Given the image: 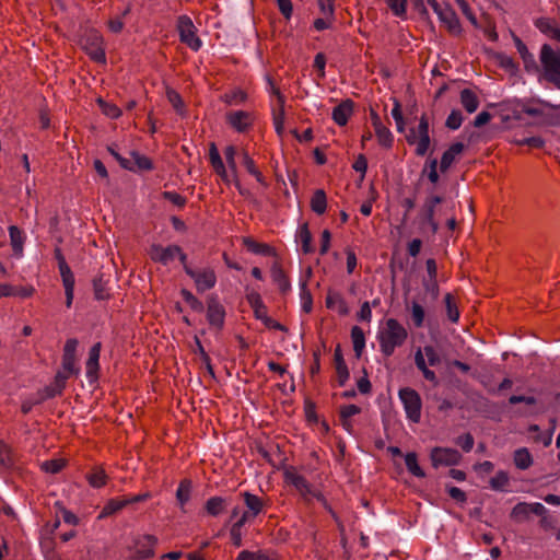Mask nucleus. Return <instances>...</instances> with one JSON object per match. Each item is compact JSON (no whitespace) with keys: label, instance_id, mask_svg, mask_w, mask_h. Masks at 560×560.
<instances>
[{"label":"nucleus","instance_id":"e2e57ef3","mask_svg":"<svg viewBox=\"0 0 560 560\" xmlns=\"http://www.w3.org/2000/svg\"><path fill=\"white\" fill-rule=\"evenodd\" d=\"M361 409L357 405H346L340 409V418H352L360 413Z\"/></svg>","mask_w":560,"mask_h":560},{"label":"nucleus","instance_id":"39448f33","mask_svg":"<svg viewBox=\"0 0 560 560\" xmlns=\"http://www.w3.org/2000/svg\"><path fill=\"white\" fill-rule=\"evenodd\" d=\"M158 538L153 535H136L127 546L129 557L135 560H144L154 555Z\"/></svg>","mask_w":560,"mask_h":560},{"label":"nucleus","instance_id":"774afa93","mask_svg":"<svg viewBox=\"0 0 560 560\" xmlns=\"http://www.w3.org/2000/svg\"><path fill=\"white\" fill-rule=\"evenodd\" d=\"M358 318L360 320H364V322H370L371 320V318H372V311H371L369 302H364L361 305V308H360V311L358 313Z\"/></svg>","mask_w":560,"mask_h":560},{"label":"nucleus","instance_id":"052dcab7","mask_svg":"<svg viewBox=\"0 0 560 560\" xmlns=\"http://www.w3.org/2000/svg\"><path fill=\"white\" fill-rule=\"evenodd\" d=\"M331 23V16H325L322 14L320 18L316 19L313 23L314 31L322 32L329 27Z\"/></svg>","mask_w":560,"mask_h":560},{"label":"nucleus","instance_id":"4be33fe9","mask_svg":"<svg viewBox=\"0 0 560 560\" xmlns=\"http://www.w3.org/2000/svg\"><path fill=\"white\" fill-rule=\"evenodd\" d=\"M326 306L340 315H347L349 307L342 295L338 292L329 291L326 296Z\"/></svg>","mask_w":560,"mask_h":560},{"label":"nucleus","instance_id":"f704fd0d","mask_svg":"<svg viewBox=\"0 0 560 560\" xmlns=\"http://www.w3.org/2000/svg\"><path fill=\"white\" fill-rule=\"evenodd\" d=\"M351 340L357 357H360L365 348L364 331L360 327L353 326L351 329Z\"/></svg>","mask_w":560,"mask_h":560},{"label":"nucleus","instance_id":"cd10ccee","mask_svg":"<svg viewBox=\"0 0 560 560\" xmlns=\"http://www.w3.org/2000/svg\"><path fill=\"white\" fill-rule=\"evenodd\" d=\"M243 497L245 505L247 508L246 512H249V515L252 517L257 516L264 509L262 500L259 497L252 494L249 492H244Z\"/></svg>","mask_w":560,"mask_h":560},{"label":"nucleus","instance_id":"c03bdc74","mask_svg":"<svg viewBox=\"0 0 560 560\" xmlns=\"http://www.w3.org/2000/svg\"><path fill=\"white\" fill-rule=\"evenodd\" d=\"M301 308L305 313H310L313 308V299L306 283L302 282L300 287Z\"/></svg>","mask_w":560,"mask_h":560},{"label":"nucleus","instance_id":"f03ea898","mask_svg":"<svg viewBox=\"0 0 560 560\" xmlns=\"http://www.w3.org/2000/svg\"><path fill=\"white\" fill-rule=\"evenodd\" d=\"M407 336L406 328L397 319H386L377 331V340L382 353L386 357L392 355L396 348L405 343Z\"/></svg>","mask_w":560,"mask_h":560},{"label":"nucleus","instance_id":"412c9836","mask_svg":"<svg viewBox=\"0 0 560 560\" xmlns=\"http://www.w3.org/2000/svg\"><path fill=\"white\" fill-rule=\"evenodd\" d=\"M441 202V198L438 196L429 197L422 209L423 221L431 228V231L435 233L439 230V223L434 219V209Z\"/></svg>","mask_w":560,"mask_h":560},{"label":"nucleus","instance_id":"2f4dec72","mask_svg":"<svg viewBox=\"0 0 560 560\" xmlns=\"http://www.w3.org/2000/svg\"><path fill=\"white\" fill-rule=\"evenodd\" d=\"M514 464L518 469L525 470L533 464V457L526 447H521L514 452Z\"/></svg>","mask_w":560,"mask_h":560},{"label":"nucleus","instance_id":"49530a36","mask_svg":"<svg viewBox=\"0 0 560 560\" xmlns=\"http://www.w3.org/2000/svg\"><path fill=\"white\" fill-rule=\"evenodd\" d=\"M107 476L103 469H95L88 475V481L93 488H101L106 483Z\"/></svg>","mask_w":560,"mask_h":560},{"label":"nucleus","instance_id":"79ce46f5","mask_svg":"<svg viewBox=\"0 0 560 560\" xmlns=\"http://www.w3.org/2000/svg\"><path fill=\"white\" fill-rule=\"evenodd\" d=\"M509 475L505 471L500 470L490 479V487L497 491H504L509 486Z\"/></svg>","mask_w":560,"mask_h":560},{"label":"nucleus","instance_id":"7c9ffc66","mask_svg":"<svg viewBox=\"0 0 560 560\" xmlns=\"http://www.w3.org/2000/svg\"><path fill=\"white\" fill-rule=\"evenodd\" d=\"M271 277L273 282L278 285V288L282 292H287L291 288L290 280L288 279L287 275L284 273L283 269L275 264L271 268Z\"/></svg>","mask_w":560,"mask_h":560},{"label":"nucleus","instance_id":"58836bf2","mask_svg":"<svg viewBox=\"0 0 560 560\" xmlns=\"http://www.w3.org/2000/svg\"><path fill=\"white\" fill-rule=\"evenodd\" d=\"M225 500L221 497H212L206 502V511L211 516H218L225 509Z\"/></svg>","mask_w":560,"mask_h":560},{"label":"nucleus","instance_id":"5701e85b","mask_svg":"<svg viewBox=\"0 0 560 560\" xmlns=\"http://www.w3.org/2000/svg\"><path fill=\"white\" fill-rule=\"evenodd\" d=\"M353 106L350 101H345L332 110V119L339 126H345L352 115Z\"/></svg>","mask_w":560,"mask_h":560},{"label":"nucleus","instance_id":"3c124183","mask_svg":"<svg viewBox=\"0 0 560 560\" xmlns=\"http://www.w3.org/2000/svg\"><path fill=\"white\" fill-rule=\"evenodd\" d=\"M386 3L394 15L405 16L407 0H386Z\"/></svg>","mask_w":560,"mask_h":560},{"label":"nucleus","instance_id":"f3484780","mask_svg":"<svg viewBox=\"0 0 560 560\" xmlns=\"http://www.w3.org/2000/svg\"><path fill=\"white\" fill-rule=\"evenodd\" d=\"M431 462L434 467L456 465L460 459V454L454 448L434 447L431 451Z\"/></svg>","mask_w":560,"mask_h":560},{"label":"nucleus","instance_id":"6ab92c4d","mask_svg":"<svg viewBox=\"0 0 560 560\" xmlns=\"http://www.w3.org/2000/svg\"><path fill=\"white\" fill-rule=\"evenodd\" d=\"M226 120L236 131L244 132L250 127L253 122V116L248 112L236 110L230 112L226 115Z\"/></svg>","mask_w":560,"mask_h":560},{"label":"nucleus","instance_id":"f8f14e48","mask_svg":"<svg viewBox=\"0 0 560 560\" xmlns=\"http://www.w3.org/2000/svg\"><path fill=\"white\" fill-rule=\"evenodd\" d=\"M555 107L549 103L538 102L528 103L523 105V113L539 118V121L545 125H557L559 120L552 115Z\"/></svg>","mask_w":560,"mask_h":560},{"label":"nucleus","instance_id":"6e6d98bb","mask_svg":"<svg viewBox=\"0 0 560 560\" xmlns=\"http://www.w3.org/2000/svg\"><path fill=\"white\" fill-rule=\"evenodd\" d=\"M78 347V341L75 339H69L65 345V354H63V368L68 366V360L74 359V353Z\"/></svg>","mask_w":560,"mask_h":560},{"label":"nucleus","instance_id":"c9c22d12","mask_svg":"<svg viewBox=\"0 0 560 560\" xmlns=\"http://www.w3.org/2000/svg\"><path fill=\"white\" fill-rule=\"evenodd\" d=\"M127 506L125 499H110L101 511L98 518H105Z\"/></svg>","mask_w":560,"mask_h":560},{"label":"nucleus","instance_id":"473e14b6","mask_svg":"<svg viewBox=\"0 0 560 560\" xmlns=\"http://www.w3.org/2000/svg\"><path fill=\"white\" fill-rule=\"evenodd\" d=\"M243 244L249 252L257 255L269 256L273 254V249L268 244L258 243L250 237H245Z\"/></svg>","mask_w":560,"mask_h":560},{"label":"nucleus","instance_id":"423d86ee","mask_svg":"<svg viewBox=\"0 0 560 560\" xmlns=\"http://www.w3.org/2000/svg\"><path fill=\"white\" fill-rule=\"evenodd\" d=\"M285 482L293 486L304 500L310 501L312 499H316L327 508V502L324 499L323 494L313 488L307 480L300 474H298L294 469H287L284 471Z\"/></svg>","mask_w":560,"mask_h":560},{"label":"nucleus","instance_id":"4468645a","mask_svg":"<svg viewBox=\"0 0 560 560\" xmlns=\"http://www.w3.org/2000/svg\"><path fill=\"white\" fill-rule=\"evenodd\" d=\"M110 153L119 161L120 165L129 171H144L151 168V162L148 158L139 154L138 152L131 151L129 155L124 158L120 156L113 149H109Z\"/></svg>","mask_w":560,"mask_h":560},{"label":"nucleus","instance_id":"09e8293b","mask_svg":"<svg viewBox=\"0 0 560 560\" xmlns=\"http://www.w3.org/2000/svg\"><path fill=\"white\" fill-rule=\"evenodd\" d=\"M512 517L517 521L526 520L530 515L529 503L521 502L517 503L511 513Z\"/></svg>","mask_w":560,"mask_h":560},{"label":"nucleus","instance_id":"603ef678","mask_svg":"<svg viewBox=\"0 0 560 560\" xmlns=\"http://www.w3.org/2000/svg\"><path fill=\"white\" fill-rule=\"evenodd\" d=\"M445 304L448 319L453 323H456L459 318V312L453 301V296L450 293L445 295Z\"/></svg>","mask_w":560,"mask_h":560},{"label":"nucleus","instance_id":"a211bd4d","mask_svg":"<svg viewBox=\"0 0 560 560\" xmlns=\"http://www.w3.org/2000/svg\"><path fill=\"white\" fill-rule=\"evenodd\" d=\"M207 319L210 326L222 328L225 319V308L217 296L211 295L207 301Z\"/></svg>","mask_w":560,"mask_h":560},{"label":"nucleus","instance_id":"9b49d317","mask_svg":"<svg viewBox=\"0 0 560 560\" xmlns=\"http://www.w3.org/2000/svg\"><path fill=\"white\" fill-rule=\"evenodd\" d=\"M267 90L277 98V105L272 108V118L276 132L282 136L284 132V97L280 91L276 88L270 77H266Z\"/></svg>","mask_w":560,"mask_h":560},{"label":"nucleus","instance_id":"0e129e2a","mask_svg":"<svg viewBox=\"0 0 560 560\" xmlns=\"http://www.w3.org/2000/svg\"><path fill=\"white\" fill-rule=\"evenodd\" d=\"M278 8L284 18L289 19L292 14L291 0H277Z\"/></svg>","mask_w":560,"mask_h":560},{"label":"nucleus","instance_id":"5fc2aeb1","mask_svg":"<svg viewBox=\"0 0 560 560\" xmlns=\"http://www.w3.org/2000/svg\"><path fill=\"white\" fill-rule=\"evenodd\" d=\"M180 294L185 302H187L192 310L198 312L203 310L202 303L190 291L184 289L182 290Z\"/></svg>","mask_w":560,"mask_h":560},{"label":"nucleus","instance_id":"864d4df0","mask_svg":"<svg viewBox=\"0 0 560 560\" xmlns=\"http://www.w3.org/2000/svg\"><path fill=\"white\" fill-rule=\"evenodd\" d=\"M166 95H167L168 102L172 104L174 109L178 114L183 115L184 114V104H183V100H182L180 95L177 92H175L174 90H168Z\"/></svg>","mask_w":560,"mask_h":560},{"label":"nucleus","instance_id":"20e7f679","mask_svg":"<svg viewBox=\"0 0 560 560\" xmlns=\"http://www.w3.org/2000/svg\"><path fill=\"white\" fill-rule=\"evenodd\" d=\"M441 362L438 350L432 346H424L416 351L415 363L422 372L425 380L436 383V375L429 366H435Z\"/></svg>","mask_w":560,"mask_h":560},{"label":"nucleus","instance_id":"a18cd8bd","mask_svg":"<svg viewBox=\"0 0 560 560\" xmlns=\"http://www.w3.org/2000/svg\"><path fill=\"white\" fill-rule=\"evenodd\" d=\"M222 98L228 105H240L246 101L247 95L244 91L235 89L225 93Z\"/></svg>","mask_w":560,"mask_h":560},{"label":"nucleus","instance_id":"8fccbe9b","mask_svg":"<svg viewBox=\"0 0 560 560\" xmlns=\"http://www.w3.org/2000/svg\"><path fill=\"white\" fill-rule=\"evenodd\" d=\"M254 315L257 319L261 320L265 326L267 327H279V325H277L275 323V320H272L269 316H268V313H267V307L265 306V304L258 306V307H255L254 310Z\"/></svg>","mask_w":560,"mask_h":560},{"label":"nucleus","instance_id":"de8ad7c7","mask_svg":"<svg viewBox=\"0 0 560 560\" xmlns=\"http://www.w3.org/2000/svg\"><path fill=\"white\" fill-rule=\"evenodd\" d=\"M97 103L100 105L102 113L107 117L117 118L120 116L121 112L115 104L107 103L102 98H98Z\"/></svg>","mask_w":560,"mask_h":560},{"label":"nucleus","instance_id":"69168bd1","mask_svg":"<svg viewBox=\"0 0 560 560\" xmlns=\"http://www.w3.org/2000/svg\"><path fill=\"white\" fill-rule=\"evenodd\" d=\"M457 444L466 452H469L474 446V439L470 434H465L457 439Z\"/></svg>","mask_w":560,"mask_h":560},{"label":"nucleus","instance_id":"b1692460","mask_svg":"<svg viewBox=\"0 0 560 560\" xmlns=\"http://www.w3.org/2000/svg\"><path fill=\"white\" fill-rule=\"evenodd\" d=\"M373 126L380 144L389 148L393 143V135L390 130L381 122L377 115H373Z\"/></svg>","mask_w":560,"mask_h":560},{"label":"nucleus","instance_id":"ea45409f","mask_svg":"<svg viewBox=\"0 0 560 560\" xmlns=\"http://www.w3.org/2000/svg\"><path fill=\"white\" fill-rule=\"evenodd\" d=\"M410 312L415 327H422L425 317L424 308L422 305L417 301H412L410 304Z\"/></svg>","mask_w":560,"mask_h":560},{"label":"nucleus","instance_id":"f257e3e1","mask_svg":"<svg viewBox=\"0 0 560 560\" xmlns=\"http://www.w3.org/2000/svg\"><path fill=\"white\" fill-rule=\"evenodd\" d=\"M224 156L229 166V171L223 164L221 155L214 143L211 144L209 149V160L214 170V172L221 177V179L226 184H233L241 195H246L247 191L242 187L241 182L237 175V166H236V149L233 145H228L224 150Z\"/></svg>","mask_w":560,"mask_h":560},{"label":"nucleus","instance_id":"1a4fd4ad","mask_svg":"<svg viewBox=\"0 0 560 560\" xmlns=\"http://www.w3.org/2000/svg\"><path fill=\"white\" fill-rule=\"evenodd\" d=\"M399 399L404 406L407 419L418 423L421 419L422 402L419 394L409 387L401 388L398 393Z\"/></svg>","mask_w":560,"mask_h":560},{"label":"nucleus","instance_id":"37998d69","mask_svg":"<svg viewBox=\"0 0 560 560\" xmlns=\"http://www.w3.org/2000/svg\"><path fill=\"white\" fill-rule=\"evenodd\" d=\"M298 237L301 243V247L304 254H308L313 250L312 248V235L306 225L299 229Z\"/></svg>","mask_w":560,"mask_h":560},{"label":"nucleus","instance_id":"aec40b11","mask_svg":"<svg viewBox=\"0 0 560 560\" xmlns=\"http://www.w3.org/2000/svg\"><path fill=\"white\" fill-rule=\"evenodd\" d=\"M101 342H96L89 352V359L85 364L86 377L90 383L96 381L98 372V360L101 354Z\"/></svg>","mask_w":560,"mask_h":560},{"label":"nucleus","instance_id":"e433bc0d","mask_svg":"<svg viewBox=\"0 0 560 560\" xmlns=\"http://www.w3.org/2000/svg\"><path fill=\"white\" fill-rule=\"evenodd\" d=\"M405 464L408 471L415 477L423 478L425 476L423 469L418 464V456L416 453H407L405 455Z\"/></svg>","mask_w":560,"mask_h":560},{"label":"nucleus","instance_id":"bb28decb","mask_svg":"<svg viewBox=\"0 0 560 560\" xmlns=\"http://www.w3.org/2000/svg\"><path fill=\"white\" fill-rule=\"evenodd\" d=\"M464 151V144L462 142L453 143L441 158V168L447 170L455 159Z\"/></svg>","mask_w":560,"mask_h":560},{"label":"nucleus","instance_id":"393cba45","mask_svg":"<svg viewBox=\"0 0 560 560\" xmlns=\"http://www.w3.org/2000/svg\"><path fill=\"white\" fill-rule=\"evenodd\" d=\"M10 243L14 254L21 257L23 254V246L25 242V234L15 225L9 226Z\"/></svg>","mask_w":560,"mask_h":560},{"label":"nucleus","instance_id":"4c0bfd02","mask_svg":"<svg viewBox=\"0 0 560 560\" xmlns=\"http://www.w3.org/2000/svg\"><path fill=\"white\" fill-rule=\"evenodd\" d=\"M311 208L317 214H323L327 208V199L324 190L318 189L311 199Z\"/></svg>","mask_w":560,"mask_h":560},{"label":"nucleus","instance_id":"2eb2a0df","mask_svg":"<svg viewBox=\"0 0 560 560\" xmlns=\"http://www.w3.org/2000/svg\"><path fill=\"white\" fill-rule=\"evenodd\" d=\"M428 4L438 15L441 23L445 25L446 31H455L457 27V18L448 4L440 3L436 0H428Z\"/></svg>","mask_w":560,"mask_h":560},{"label":"nucleus","instance_id":"338daca9","mask_svg":"<svg viewBox=\"0 0 560 560\" xmlns=\"http://www.w3.org/2000/svg\"><path fill=\"white\" fill-rule=\"evenodd\" d=\"M246 299L253 310L264 304L261 296L256 291L248 292Z\"/></svg>","mask_w":560,"mask_h":560},{"label":"nucleus","instance_id":"4d7b16f0","mask_svg":"<svg viewBox=\"0 0 560 560\" xmlns=\"http://www.w3.org/2000/svg\"><path fill=\"white\" fill-rule=\"evenodd\" d=\"M65 462L62 459H51L42 463V469L46 472L56 474L62 469Z\"/></svg>","mask_w":560,"mask_h":560},{"label":"nucleus","instance_id":"72a5a7b5","mask_svg":"<svg viewBox=\"0 0 560 560\" xmlns=\"http://www.w3.org/2000/svg\"><path fill=\"white\" fill-rule=\"evenodd\" d=\"M335 364H336V372L338 375V381L340 385H343L347 380L349 378V371L347 368V364L342 358L340 349H336L335 351Z\"/></svg>","mask_w":560,"mask_h":560},{"label":"nucleus","instance_id":"0eeeda50","mask_svg":"<svg viewBox=\"0 0 560 560\" xmlns=\"http://www.w3.org/2000/svg\"><path fill=\"white\" fill-rule=\"evenodd\" d=\"M540 60L546 79L560 89V51L544 45Z\"/></svg>","mask_w":560,"mask_h":560},{"label":"nucleus","instance_id":"bf43d9fd","mask_svg":"<svg viewBox=\"0 0 560 560\" xmlns=\"http://www.w3.org/2000/svg\"><path fill=\"white\" fill-rule=\"evenodd\" d=\"M423 287L428 294L431 295L433 300H436L439 296V284L436 279H424Z\"/></svg>","mask_w":560,"mask_h":560},{"label":"nucleus","instance_id":"a19ab883","mask_svg":"<svg viewBox=\"0 0 560 560\" xmlns=\"http://www.w3.org/2000/svg\"><path fill=\"white\" fill-rule=\"evenodd\" d=\"M176 28L178 35H195L196 27L190 18L183 15L177 19Z\"/></svg>","mask_w":560,"mask_h":560},{"label":"nucleus","instance_id":"ddd939ff","mask_svg":"<svg viewBox=\"0 0 560 560\" xmlns=\"http://www.w3.org/2000/svg\"><path fill=\"white\" fill-rule=\"evenodd\" d=\"M57 259H58V267H59L62 285L65 289L66 306L71 307L72 303H73V296H74V283H75L74 275L71 271L70 267L68 266L66 259L59 252H57Z\"/></svg>","mask_w":560,"mask_h":560},{"label":"nucleus","instance_id":"c756f323","mask_svg":"<svg viewBox=\"0 0 560 560\" xmlns=\"http://www.w3.org/2000/svg\"><path fill=\"white\" fill-rule=\"evenodd\" d=\"M460 103L468 113H475L479 106V100L476 93L469 89L460 92Z\"/></svg>","mask_w":560,"mask_h":560},{"label":"nucleus","instance_id":"a878e982","mask_svg":"<svg viewBox=\"0 0 560 560\" xmlns=\"http://www.w3.org/2000/svg\"><path fill=\"white\" fill-rule=\"evenodd\" d=\"M192 485L188 479H184L180 481L177 490H176V500L179 505L182 512H186V504L190 500Z\"/></svg>","mask_w":560,"mask_h":560},{"label":"nucleus","instance_id":"680f3d73","mask_svg":"<svg viewBox=\"0 0 560 560\" xmlns=\"http://www.w3.org/2000/svg\"><path fill=\"white\" fill-rule=\"evenodd\" d=\"M320 13L325 16H332L334 0H317Z\"/></svg>","mask_w":560,"mask_h":560},{"label":"nucleus","instance_id":"13d9d810","mask_svg":"<svg viewBox=\"0 0 560 560\" xmlns=\"http://www.w3.org/2000/svg\"><path fill=\"white\" fill-rule=\"evenodd\" d=\"M462 122H463V116H462L460 112H458V110H453L446 119V126L452 130L458 129L460 127Z\"/></svg>","mask_w":560,"mask_h":560},{"label":"nucleus","instance_id":"6e6552de","mask_svg":"<svg viewBox=\"0 0 560 560\" xmlns=\"http://www.w3.org/2000/svg\"><path fill=\"white\" fill-rule=\"evenodd\" d=\"M149 255L153 261L164 266L170 265L176 258L180 260L183 267H185L187 264L186 254H184L180 247L177 245L162 246L154 244L150 247Z\"/></svg>","mask_w":560,"mask_h":560},{"label":"nucleus","instance_id":"7ed1b4c3","mask_svg":"<svg viewBox=\"0 0 560 560\" xmlns=\"http://www.w3.org/2000/svg\"><path fill=\"white\" fill-rule=\"evenodd\" d=\"M406 140L410 145H415V152L419 156L428 153L431 139L429 132V120L422 115L417 126H411L406 132Z\"/></svg>","mask_w":560,"mask_h":560},{"label":"nucleus","instance_id":"9d476101","mask_svg":"<svg viewBox=\"0 0 560 560\" xmlns=\"http://www.w3.org/2000/svg\"><path fill=\"white\" fill-rule=\"evenodd\" d=\"M184 270L194 280L198 292L211 290L217 283V275L210 267L192 268L186 264Z\"/></svg>","mask_w":560,"mask_h":560},{"label":"nucleus","instance_id":"dca6fc26","mask_svg":"<svg viewBox=\"0 0 560 560\" xmlns=\"http://www.w3.org/2000/svg\"><path fill=\"white\" fill-rule=\"evenodd\" d=\"M79 45L96 62L105 63L106 57L102 37H78Z\"/></svg>","mask_w":560,"mask_h":560},{"label":"nucleus","instance_id":"c85d7f7f","mask_svg":"<svg viewBox=\"0 0 560 560\" xmlns=\"http://www.w3.org/2000/svg\"><path fill=\"white\" fill-rule=\"evenodd\" d=\"M241 155H242V161H243V164H244V166H245L246 171H247L250 175H253V176L256 178V180H257L260 185L266 186V185H267V183H266V180H265L264 175H262V174H261V172L257 168V166H256V164H255L254 160L249 156V154H248L246 151H243V152L241 153Z\"/></svg>","mask_w":560,"mask_h":560}]
</instances>
